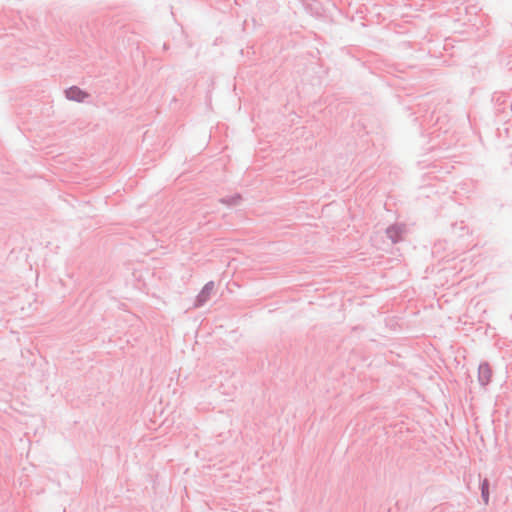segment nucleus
<instances>
[{
    "label": "nucleus",
    "instance_id": "nucleus-1",
    "mask_svg": "<svg viewBox=\"0 0 512 512\" xmlns=\"http://www.w3.org/2000/svg\"><path fill=\"white\" fill-rule=\"evenodd\" d=\"M66 96L70 100H75V101L80 102V101H83L87 97V94L77 87H71L66 91Z\"/></svg>",
    "mask_w": 512,
    "mask_h": 512
},
{
    "label": "nucleus",
    "instance_id": "nucleus-2",
    "mask_svg": "<svg viewBox=\"0 0 512 512\" xmlns=\"http://www.w3.org/2000/svg\"><path fill=\"white\" fill-rule=\"evenodd\" d=\"M492 376V371L487 364L479 366V379L483 384H487Z\"/></svg>",
    "mask_w": 512,
    "mask_h": 512
},
{
    "label": "nucleus",
    "instance_id": "nucleus-3",
    "mask_svg": "<svg viewBox=\"0 0 512 512\" xmlns=\"http://www.w3.org/2000/svg\"><path fill=\"white\" fill-rule=\"evenodd\" d=\"M212 289H213V285L212 284H208V285H206L204 287V289L202 290V292L199 295L200 302L205 301V299L209 296V294L212 291Z\"/></svg>",
    "mask_w": 512,
    "mask_h": 512
},
{
    "label": "nucleus",
    "instance_id": "nucleus-4",
    "mask_svg": "<svg viewBox=\"0 0 512 512\" xmlns=\"http://www.w3.org/2000/svg\"><path fill=\"white\" fill-rule=\"evenodd\" d=\"M488 496H489V492H488V481L487 480H484L483 484H482V497L485 501V503L488 502Z\"/></svg>",
    "mask_w": 512,
    "mask_h": 512
}]
</instances>
